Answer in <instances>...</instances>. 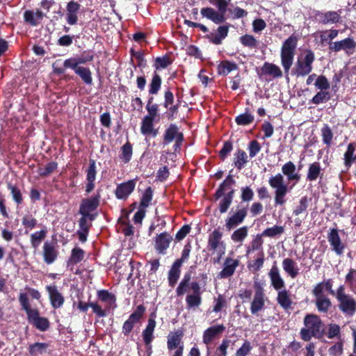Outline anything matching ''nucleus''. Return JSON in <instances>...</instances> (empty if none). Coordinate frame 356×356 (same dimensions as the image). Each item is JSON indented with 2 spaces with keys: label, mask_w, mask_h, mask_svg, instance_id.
<instances>
[{
  "label": "nucleus",
  "mask_w": 356,
  "mask_h": 356,
  "mask_svg": "<svg viewBox=\"0 0 356 356\" xmlns=\"http://www.w3.org/2000/svg\"><path fill=\"white\" fill-rule=\"evenodd\" d=\"M323 332V324L316 314H307L304 318V327L300 335L304 341H309L312 337H318Z\"/></svg>",
  "instance_id": "f257e3e1"
},
{
  "label": "nucleus",
  "mask_w": 356,
  "mask_h": 356,
  "mask_svg": "<svg viewBox=\"0 0 356 356\" xmlns=\"http://www.w3.org/2000/svg\"><path fill=\"white\" fill-rule=\"evenodd\" d=\"M234 182L232 176L229 175L216 192L215 196L217 199L223 196L219 203V211L221 213L227 212L232 202L234 191L232 188V186Z\"/></svg>",
  "instance_id": "f03ea898"
},
{
  "label": "nucleus",
  "mask_w": 356,
  "mask_h": 356,
  "mask_svg": "<svg viewBox=\"0 0 356 356\" xmlns=\"http://www.w3.org/2000/svg\"><path fill=\"white\" fill-rule=\"evenodd\" d=\"M298 37L295 35L289 36L282 44L281 48V63L285 73L288 74L293 65Z\"/></svg>",
  "instance_id": "7ed1b4c3"
},
{
  "label": "nucleus",
  "mask_w": 356,
  "mask_h": 356,
  "mask_svg": "<svg viewBox=\"0 0 356 356\" xmlns=\"http://www.w3.org/2000/svg\"><path fill=\"white\" fill-rule=\"evenodd\" d=\"M270 186L275 189V205H284L286 200L285 196L289 192L287 185L284 183V178L282 175L278 173L269 178Z\"/></svg>",
  "instance_id": "20e7f679"
},
{
  "label": "nucleus",
  "mask_w": 356,
  "mask_h": 356,
  "mask_svg": "<svg viewBox=\"0 0 356 356\" xmlns=\"http://www.w3.org/2000/svg\"><path fill=\"white\" fill-rule=\"evenodd\" d=\"M336 298L338 301L339 309L346 315L353 316L356 312V300L346 293L345 288L341 285L336 291Z\"/></svg>",
  "instance_id": "39448f33"
},
{
  "label": "nucleus",
  "mask_w": 356,
  "mask_h": 356,
  "mask_svg": "<svg viewBox=\"0 0 356 356\" xmlns=\"http://www.w3.org/2000/svg\"><path fill=\"white\" fill-rule=\"evenodd\" d=\"M314 58V54L312 51H306L305 54L300 56L297 60L295 74L298 76H304L309 74L312 70V63Z\"/></svg>",
  "instance_id": "423d86ee"
},
{
  "label": "nucleus",
  "mask_w": 356,
  "mask_h": 356,
  "mask_svg": "<svg viewBox=\"0 0 356 356\" xmlns=\"http://www.w3.org/2000/svg\"><path fill=\"white\" fill-rule=\"evenodd\" d=\"M222 234L218 229H214L209 236L208 248L216 252L220 258L225 252L226 246L222 241Z\"/></svg>",
  "instance_id": "0eeeda50"
},
{
  "label": "nucleus",
  "mask_w": 356,
  "mask_h": 356,
  "mask_svg": "<svg viewBox=\"0 0 356 356\" xmlns=\"http://www.w3.org/2000/svg\"><path fill=\"white\" fill-rule=\"evenodd\" d=\"M184 137L181 132L179 131V128L175 124H170L168 128L165 131L163 136V144L168 145L172 141H175V144L174 145L175 150L176 151L179 148Z\"/></svg>",
  "instance_id": "6e6552de"
},
{
  "label": "nucleus",
  "mask_w": 356,
  "mask_h": 356,
  "mask_svg": "<svg viewBox=\"0 0 356 356\" xmlns=\"http://www.w3.org/2000/svg\"><path fill=\"white\" fill-rule=\"evenodd\" d=\"M99 204V195L84 199L82 200V202L80 205L79 213L82 216H95V218L97 215L91 213V212L95 211L98 207Z\"/></svg>",
  "instance_id": "1a4fd4ad"
},
{
  "label": "nucleus",
  "mask_w": 356,
  "mask_h": 356,
  "mask_svg": "<svg viewBox=\"0 0 356 356\" xmlns=\"http://www.w3.org/2000/svg\"><path fill=\"white\" fill-rule=\"evenodd\" d=\"M42 255L44 261L47 264H53L58 255L56 243L52 241H45L42 246Z\"/></svg>",
  "instance_id": "9d476101"
},
{
  "label": "nucleus",
  "mask_w": 356,
  "mask_h": 356,
  "mask_svg": "<svg viewBox=\"0 0 356 356\" xmlns=\"http://www.w3.org/2000/svg\"><path fill=\"white\" fill-rule=\"evenodd\" d=\"M239 266V260L232 257H227L223 264V268L218 273V277L221 279L228 278L232 277L236 268Z\"/></svg>",
  "instance_id": "9b49d317"
},
{
  "label": "nucleus",
  "mask_w": 356,
  "mask_h": 356,
  "mask_svg": "<svg viewBox=\"0 0 356 356\" xmlns=\"http://www.w3.org/2000/svg\"><path fill=\"white\" fill-rule=\"evenodd\" d=\"M49 294L51 305L54 309L60 308L63 306L65 298L62 293L58 290L56 285H49L46 286Z\"/></svg>",
  "instance_id": "f8f14e48"
},
{
  "label": "nucleus",
  "mask_w": 356,
  "mask_h": 356,
  "mask_svg": "<svg viewBox=\"0 0 356 356\" xmlns=\"http://www.w3.org/2000/svg\"><path fill=\"white\" fill-rule=\"evenodd\" d=\"M247 216V209L245 208L239 209L232 215L228 217L225 220V227L227 230L236 227L242 223Z\"/></svg>",
  "instance_id": "ddd939ff"
},
{
  "label": "nucleus",
  "mask_w": 356,
  "mask_h": 356,
  "mask_svg": "<svg viewBox=\"0 0 356 356\" xmlns=\"http://www.w3.org/2000/svg\"><path fill=\"white\" fill-rule=\"evenodd\" d=\"M268 277L270 278L271 286L276 291H280L285 288V282L277 265L275 264L272 266L269 273Z\"/></svg>",
  "instance_id": "4468645a"
},
{
  "label": "nucleus",
  "mask_w": 356,
  "mask_h": 356,
  "mask_svg": "<svg viewBox=\"0 0 356 356\" xmlns=\"http://www.w3.org/2000/svg\"><path fill=\"white\" fill-rule=\"evenodd\" d=\"M355 47L356 42L351 38H347L344 40L330 43L329 49L334 52L341 50L348 52L350 50H353Z\"/></svg>",
  "instance_id": "2eb2a0df"
},
{
  "label": "nucleus",
  "mask_w": 356,
  "mask_h": 356,
  "mask_svg": "<svg viewBox=\"0 0 356 356\" xmlns=\"http://www.w3.org/2000/svg\"><path fill=\"white\" fill-rule=\"evenodd\" d=\"M328 241L333 250L339 255L341 254L345 246L341 241L339 233L336 229H332L328 235Z\"/></svg>",
  "instance_id": "dca6fc26"
},
{
  "label": "nucleus",
  "mask_w": 356,
  "mask_h": 356,
  "mask_svg": "<svg viewBox=\"0 0 356 356\" xmlns=\"http://www.w3.org/2000/svg\"><path fill=\"white\" fill-rule=\"evenodd\" d=\"M156 327V321L154 319L150 318L148 320V323L146 328L143 330L142 336L143 341L147 347V350L150 351L152 349L151 343L154 339V331Z\"/></svg>",
  "instance_id": "f3484780"
},
{
  "label": "nucleus",
  "mask_w": 356,
  "mask_h": 356,
  "mask_svg": "<svg viewBox=\"0 0 356 356\" xmlns=\"http://www.w3.org/2000/svg\"><path fill=\"white\" fill-rule=\"evenodd\" d=\"M200 13L202 17L210 19L217 24L225 21V17L222 16V13H219L218 11L210 7L202 8Z\"/></svg>",
  "instance_id": "a211bd4d"
},
{
  "label": "nucleus",
  "mask_w": 356,
  "mask_h": 356,
  "mask_svg": "<svg viewBox=\"0 0 356 356\" xmlns=\"http://www.w3.org/2000/svg\"><path fill=\"white\" fill-rule=\"evenodd\" d=\"M135 186L136 182L134 180H129L119 185L115 191L116 197L118 199L127 198L132 193Z\"/></svg>",
  "instance_id": "6ab92c4d"
},
{
  "label": "nucleus",
  "mask_w": 356,
  "mask_h": 356,
  "mask_svg": "<svg viewBox=\"0 0 356 356\" xmlns=\"http://www.w3.org/2000/svg\"><path fill=\"white\" fill-rule=\"evenodd\" d=\"M172 240V236L163 232L159 234L156 238L155 248L160 254H164L166 249L169 248Z\"/></svg>",
  "instance_id": "aec40b11"
},
{
  "label": "nucleus",
  "mask_w": 356,
  "mask_h": 356,
  "mask_svg": "<svg viewBox=\"0 0 356 356\" xmlns=\"http://www.w3.org/2000/svg\"><path fill=\"white\" fill-rule=\"evenodd\" d=\"M225 330V327L223 325H218L209 327L204 332L202 337L203 342L205 344H209Z\"/></svg>",
  "instance_id": "412c9836"
},
{
  "label": "nucleus",
  "mask_w": 356,
  "mask_h": 356,
  "mask_svg": "<svg viewBox=\"0 0 356 356\" xmlns=\"http://www.w3.org/2000/svg\"><path fill=\"white\" fill-rule=\"evenodd\" d=\"M282 268L284 272L291 278H296L299 274V268L297 263L290 258L282 261Z\"/></svg>",
  "instance_id": "4be33fe9"
},
{
  "label": "nucleus",
  "mask_w": 356,
  "mask_h": 356,
  "mask_svg": "<svg viewBox=\"0 0 356 356\" xmlns=\"http://www.w3.org/2000/svg\"><path fill=\"white\" fill-rule=\"evenodd\" d=\"M80 9V5L75 1H70L67 6V22L70 25L76 24L77 13Z\"/></svg>",
  "instance_id": "5701e85b"
},
{
  "label": "nucleus",
  "mask_w": 356,
  "mask_h": 356,
  "mask_svg": "<svg viewBox=\"0 0 356 356\" xmlns=\"http://www.w3.org/2000/svg\"><path fill=\"white\" fill-rule=\"evenodd\" d=\"M264 306V294L261 290H257L254 296L251 303L250 310L252 314H254L261 311Z\"/></svg>",
  "instance_id": "b1692460"
},
{
  "label": "nucleus",
  "mask_w": 356,
  "mask_h": 356,
  "mask_svg": "<svg viewBox=\"0 0 356 356\" xmlns=\"http://www.w3.org/2000/svg\"><path fill=\"white\" fill-rule=\"evenodd\" d=\"M282 171L284 175L287 177L289 181L300 179V176L296 173V165L291 162L286 163L282 168Z\"/></svg>",
  "instance_id": "393cba45"
},
{
  "label": "nucleus",
  "mask_w": 356,
  "mask_h": 356,
  "mask_svg": "<svg viewBox=\"0 0 356 356\" xmlns=\"http://www.w3.org/2000/svg\"><path fill=\"white\" fill-rule=\"evenodd\" d=\"M167 346L169 350L177 349L179 348L180 346L184 347L181 343V334L177 332L169 334L168 336Z\"/></svg>",
  "instance_id": "a878e982"
},
{
  "label": "nucleus",
  "mask_w": 356,
  "mask_h": 356,
  "mask_svg": "<svg viewBox=\"0 0 356 356\" xmlns=\"http://www.w3.org/2000/svg\"><path fill=\"white\" fill-rule=\"evenodd\" d=\"M42 15V13L38 10L35 13L26 10L24 14V17L26 22L29 23L32 26H36L40 23Z\"/></svg>",
  "instance_id": "bb28decb"
},
{
  "label": "nucleus",
  "mask_w": 356,
  "mask_h": 356,
  "mask_svg": "<svg viewBox=\"0 0 356 356\" xmlns=\"http://www.w3.org/2000/svg\"><path fill=\"white\" fill-rule=\"evenodd\" d=\"M277 291V302L284 309L289 308L292 302L289 291L285 288Z\"/></svg>",
  "instance_id": "cd10ccee"
},
{
  "label": "nucleus",
  "mask_w": 356,
  "mask_h": 356,
  "mask_svg": "<svg viewBox=\"0 0 356 356\" xmlns=\"http://www.w3.org/2000/svg\"><path fill=\"white\" fill-rule=\"evenodd\" d=\"M154 120L145 117L141 124V133L144 135H152L156 136L157 131L154 129L153 122Z\"/></svg>",
  "instance_id": "c85d7f7f"
},
{
  "label": "nucleus",
  "mask_w": 356,
  "mask_h": 356,
  "mask_svg": "<svg viewBox=\"0 0 356 356\" xmlns=\"http://www.w3.org/2000/svg\"><path fill=\"white\" fill-rule=\"evenodd\" d=\"M186 307L188 309L195 310L202 304V296L197 294H188L186 298Z\"/></svg>",
  "instance_id": "c756f323"
},
{
  "label": "nucleus",
  "mask_w": 356,
  "mask_h": 356,
  "mask_svg": "<svg viewBox=\"0 0 356 356\" xmlns=\"http://www.w3.org/2000/svg\"><path fill=\"white\" fill-rule=\"evenodd\" d=\"M47 234V230L45 228L31 234L30 238L32 248L37 249L46 237Z\"/></svg>",
  "instance_id": "7c9ffc66"
},
{
  "label": "nucleus",
  "mask_w": 356,
  "mask_h": 356,
  "mask_svg": "<svg viewBox=\"0 0 356 356\" xmlns=\"http://www.w3.org/2000/svg\"><path fill=\"white\" fill-rule=\"evenodd\" d=\"M248 227L243 226L235 230L231 235V239L233 242L242 244L243 241L248 236Z\"/></svg>",
  "instance_id": "2f4dec72"
},
{
  "label": "nucleus",
  "mask_w": 356,
  "mask_h": 356,
  "mask_svg": "<svg viewBox=\"0 0 356 356\" xmlns=\"http://www.w3.org/2000/svg\"><path fill=\"white\" fill-rule=\"evenodd\" d=\"M316 306L320 312L326 313L332 307V302L327 296L316 298Z\"/></svg>",
  "instance_id": "473e14b6"
},
{
  "label": "nucleus",
  "mask_w": 356,
  "mask_h": 356,
  "mask_svg": "<svg viewBox=\"0 0 356 356\" xmlns=\"http://www.w3.org/2000/svg\"><path fill=\"white\" fill-rule=\"evenodd\" d=\"M340 19V14L335 11H328L320 15V20L323 24L336 23Z\"/></svg>",
  "instance_id": "72a5a7b5"
},
{
  "label": "nucleus",
  "mask_w": 356,
  "mask_h": 356,
  "mask_svg": "<svg viewBox=\"0 0 356 356\" xmlns=\"http://www.w3.org/2000/svg\"><path fill=\"white\" fill-rule=\"evenodd\" d=\"M99 298L106 303L109 307H114L115 306L116 298L113 294L107 291H100L98 292Z\"/></svg>",
  "instance_id": "f704fd0d"
},
{
  "label": "nucleus",
  "mask_w": 356,
  "mask_h": 356,
  "mask_svg": "<svg viewBox=\"0 0 356 356\" xmlns=\"http://www.w3.org/2000/svg\"><path fill=\"white\" fill-rule=\"evenodd\" d=\"M84 251L79 248H75L72 250L70 258L68 261V265H74L81 261L84 258Z\"/></svg>",
  "instance_id": "c9c22d12"
},
{
  "label": "nucleus",
  "mask_w": 356,
  "mask_h": 356,
  "mask_svg": "<svg viewBox=\"0 0 356 356\" xmlns=\"http://www.w3.org/2000/svg\"><path fill=\"white\" fill-rule=\"evenodd\" d=\"M264 71L266 74L273 77H281L282 76V70L275 64L265 63L264 65Z\"/></svg>",
  "instance_id": "e433bc0d"
},
{
  "label": "nucleus",
  "mask_w": 356,
  "mask_h": 356,
  "mask_svg": "<svg viewBox=\"0 0 356 356\" xmlns=\"http://www.w3.org/2000/svg\"><path fill=\"white\" fill-rule=\"evenodd\" d=\"M237 65L229 61H223L218 65V70L220 74L227 75L232 71L236 70Z\"/></svg>",
  "instance_id": "4c0bfd02"
},
{
  "label": "nucleus",
  "mask_w": 356,
  "mask_h": 356,
  "mask_svg": "<svg viewBox=\"0 0 356 356\" xmlns=\"http://www.w3.org/2000/svg\"><path fill=\"white\" fill-rule=\"evenodd\" d=\"M75 73L78 74L86 84H91L92 78L91 72L88 68L80 67L76 69Z\"/></svg>",
  "instance_id": "58836bf2"
},
{
  "label": "nucleus",
  "mask_w": 356,
  "mask_h": 356,
  "mask_svg": "<svg viewBox=\"0 0 356 356\" xmlns=\"http://www.w3.org/2000/svg\"><path fill=\"white\" fill-rule=\"evenodd\" d=\"M284 229L282 226L274 225L273 227L266 229L262 233L261 236L267 237H275L284 233Z\"/></svg>",
  "instance_id": "ea45409f"
},
{
  "label": "nucleus",
  "mask_w": 356,
  "mask_h": 356,
  "mask_svg": "<svg viewBox=\"0 0 356 356\" xmlns=\"http://www.w3.org/2000/svg\"><path fill=\"white\" fill-rule=\"evenodd\" d=\"M321 166L317 162H314L309 167L307 179L310 181L316 180L321 173Z\"/></svg>",
  "instance_id": "a19ab883"
},
{
  "label": "nucleus",
  "mask_w": 356,
  "mask_h": 356,
  "mask_svg": "<svg viewBox=\"0 0 356 356\" xmlns=\"http://www.w3.org/2000/svg\"><path fill=\"white\" fill-rule=\"evenodd\" d=\"M248 156L246 153L243 150H238L235 154L234 164L238 169H241L247 163Z\"/></svg>",
  "instance_id": "79ce46f5"
},
{
  "label": "nucleus",
  "mask_w": 356,
  "mask_h": 356,
  "mask_svg": "<svg viewBox=\"0 0 356 356\" xmlns=\"http://www.w3.org/2000/svg\"><path fill=\"white\" fill-rule=\"evenodd\" d=\"M254 118L252 114L245 112L240 114L236 118V122L238 125L246 126L251 124L253 122Z\"/></svg>",
  "instance_id": "37998d69"
},
{
  "label": "nucleus",
  "mask_w": 356,
  "mask_h": 356,
  "mask_svg": "<svg viewBox=\"0 0 356 356\" xmlns=\"http://www.w3.org/2000/svg\"><path fill=\"white\" fill-rule=\"evenodd\" d=\"M314 85L316 89L321 91H327L330 87L327 79L323 75L317 76Z\"/></svg>",
  "instance_id": "c03bdc74"
},
{
  "label": "nucleus",
  "mask_w": 356,
  "mask_h": 356,
  "mask_svg": "<svg viewBox=\"0 0 356 356\" xmlns=\"http://www.w3.org/2000/svg\"><path fill=\"white\" fill-rule=\"evenodd\" d=\"M240 42L241 44L249 48H256L258 44L257 40L253 35L246 34L240 38Z\"/></svg>",
  "instance_id": "a18cd8bd"
},
{
  "label": "nucleus",
  "mask_w": 356,
  "mask_h": 356,
  "mask_svg": "<svg viewBox=\"0 0 356 356\" xmlns=\"http://www.w3.org/2000/svg\"><path fill=\"white\" fill-rule=\"evenodd\" d=\"M321 136L323 143L327 145H330L333 138V133L328 125L325 124L321 129Z\"/></svg>",
  "instance_id": "49530a36"
},
{
  "label": "nucleus",
  "mask_w": 356,
  "mask_h": 356,
  "mask_svg": "<svg viewBox=\"0 0 356 356\" xmlns=\"http://www.w3.org/2000/svg\"><path fill=\"white\" fill-rule=\"evenodd\" d=\"M308 207V199L307 197H302L299 201V204L293 209V213L295 216H299L300 214L306 211Z\"/></svg>",
  "instance_id": "de8ad7c7"
},
{
  "label": "nucleus",
  "mask_w": 356,
  "mask_h": 356,
  "mask_svg": "<svg viewBox=\"0 0 356 356\" xmlns=\"http://www.w3.org/2000/svg\"><path fill=\"white\" fill-rule=\"evenodd\" d=\"M161 79L160 76L157 74H155L152 79L150 83L149 93L152 95H155L158 92L161 88Z\"/></svg>",
  "instance_id": "09e8293b"
},
{
  "label": "nucleus",
  "mask_w": 356,
  "mask_h": 356,
  "mask_svg": "<svg viewBox=\"0 0 356 356\" xmlns=\"http://www.w3.org/2000/svg\"><path fill=\"white\" fill-rule=\"evenodd\" d=\"M330 99V95L327 91H319L316 95L312 99V102L314 104H319L323 103Z\"/></svg>",
  "instance_id": "8fccbe9b"
},
{
  "label": "nucleus",
  "mask_w": 356,
  "mask_h": 356,
  "mask_svg": "<svg viewBox=\"0 0 356 356\" xmlns=\"http://www.w3.org/2000/svg\"><path fill=\"white\" fill-rule=\"evenodd\" d=\"M147 111L148 114L145 116L147 118L156 120V118H159L158 115L159 106L156 104H152L150 101L147 105Z\"/></svg>",
  "instance_id": "3c124183"
},
{
  "label": "nucleus",
  "mask_w": 356,
  "mask_h": 356,
  "mask_svg": "<svg viewBox=\"0 0 356 356\" xmlns=\"http://www.w3.org/2000/svg\"><path fill=\"white\" fill-rule=\"evenodd\" d=\"M226 305L225 298L222 295H218L217 298L213 300V312L218 313L220 312Z\"/></svg>",
  "instance_id": "603ef678"
},
{
  "label": "nucleus",
  "mask_w": 356,
  "mask_h": 356,
  "mask_svg": "<svg viewBox=\"0 0 356 356\" xmlns=\"http://www.w3.org/2000/svg\"><path fill=\"white\" fill-rule=\"evenodd\" d=\"M132 155V148L129 143L124 144L122 147V154L120 155L121 159L124 163H128Z\"/></svg>",
  "instance_id": "864d4df0"
},
{
  "label": "nucleus",
  "mask_w": 356,
  "mask_h": 356,
  "mask_svg": "<svg viewBox=\"0 0 356 356\" xmlns=\"http://www.w3.org/2000/svg\"><path fill=\"white\" fill-rule=\"evenodd\" d=\"M47 345L44 343H35L29 347V352L33 355L42 354L46 350Z\"/></svg>",
  "instance_id": "5fc2aeb1"
},
{
  "label": "nucleus",
  "mask_w": 356,
  "mask_h": 356,
  "mask_svg": "<svg viewBox=\"0 0 356 356\" xmlns=\"http://www.w3.org/2000/svg\"><path fill=\"white\" fill-rule=\"evenodd\" d=\"M210 3L218 8V12L225 16L228 6V2L226 0H209Z\"/></svg>",
  "instance_id": "6e6d98bb"
},
{
  "label": "nucleus",
  "mask_w": 356,
  "mask_h": 356,
  "mask_svg": "<svg viewBox=\"0 0 356 356\" xmlns=\"http://www.w3.org/2000/svg\"><path fill=\"white\" fill-rule=\"evenodd\" d=\"M145 311V308L143 305H138L136 311L130 315L128 320L135 324L143 316Z\"/></svg>",
  "instance_id": "4d7b16f0"
},
{
  "label": "nucleus",
  "mask_w": 356,
  "mask_h": 356,
  "mask_svg": "<svg viewBox=\"0 0 356 356\" xmlns=\"http://www.w3.org/2000/svg\"><path fill=\"white\" fill-rule=\"evenodd\" d=\"M152 199V191L151 188H148L147 189H146V191H145V193L142 197L140 207L143 208V209H145L146 207H147L149 206V202H151Z\"/></svg>",
  "instance_id": "13d9d810"
},
{
  "label": "nucleus",
  "mask_w": 356,
  "mask_h": 356,
  "mask_svg": "<svg viewBox=\"0 0 356 356\" xmlns=\"http://www.w3.org/2000/svg\"><path fill=\"white\" fill-rule=\"evenodd\" d=\"M189 280L190 276L185 275L184 279L179 283L178 287L177 288L176 292L178 296H181L187 291Z\"/></svg>",
  "instance_id": "bf43d9fd"
},
{
  "label": "nucleus",
  "mask_w": 356,
  "mask_h": 356,
  "mask_svg": "<svg viewBox=\"0 0 356 356\" xmlns=\"http://www.w3.org/2000/svg\"><path fill=\"white\" fill-rule=\"evenodd\" d=\"M57 165L56 162H51L47 164L44 168H40L39 169V174L41 176H47L57 168Z\"/></svg>",
  "instance_id": "052dcab7"
},
{
  "label": "nucleus",
  "mask_w": 356,
  "mask_h": 356,
  "mask_svg": "<svg viewBox=\"0 0 356 356\" xmlns=\"http://www.w3.org/2000/svg\"><path fill=\"white\" fill-rule=\"evenodd\" d=\"M8 189L10 191L13 200L18 204H21L22 202V196L19 189L11 184L8 185Z\"/></svg>",
  "instance_id": "680f3d73"
},
{
  "label": "nucleus",
  "mask_w": 356,
  "mask_h": 356,
  "mask_svg": "<svg viewBox=\"0 0 356 356\" xmlns=\"http://www.w3.org/2000/svg\"><path fill=\"white\" fill-rule=\"evenodd\" d=\"M252 347L248 341H245L242 346L236 351V356H247L250 354Z\"/></svg>",
  "instance_id": "e2e57ef3"
},
{
  "label": "nucleus",
  "mask_w": 356,
  "mask_h": 356,
  "mask_svg": "<svg viewBox=\"0 0 356 356\" xmlns=\"http://www.w3.org/2000/svg\"><path fill=\"white\" fill-rule=\"evenodd\" d=\"M96 177V164L94 160H90V165L87 170V181H95Z\"/></svg>",
  "instance_id": "0e129e2a"
},
{
  "label": "nucleus",
  "mask_w": 356,
  "mask_h": 356,
  "mask_svg": "<svg viewBox=\"0 0 356 356\" xmlns=\"http://www.w3.org/2000/svg\"><path fill=\"white\" fill-rule=\"evenodd\" d=\"M254 192L249 187L245 186L241 188V200L243 202H250L253 199Z\"/></svg>",
  "instance_id": "69168bd1"
},
{
  "label": "nucleus",
  "mask_w": 356,
  "mask_h": 356,
  "mask_svg": "<svg viewBox=\"0 0 356 356\" xmlns=\"http://www.w3.org/2000/svg\"><path fill=\"white\" fill-rule=\"evenodd\" d=\"M22 222L25 227L33 229L35 227L37 220L31 215H25L22 218Z\"/></svg>",
  "instance_id": "338daca9"
},
{
  "label": "nucleus",
  "mask_w": 356,
  "mask_h": 356,
  "mask_svg": "<svg viewBox=\"0 0 356 356\" xmlns=\"http://www.w3.org/2000/svg\"><path fill=\"white\" fill-rule=\"evenodd\" d=\"M229 343L230 341L227 339L223 340L216 351V356H226L227 349L229 346Z\"/></svg>",
  "instance_id": "774afa93"
}]
</instances>
